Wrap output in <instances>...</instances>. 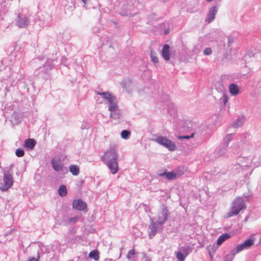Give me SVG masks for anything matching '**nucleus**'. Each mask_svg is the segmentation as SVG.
<instances>
[{
	"mask_svg": "<svg viewBox=\"0 0 261 261\" xmlns=\"http://www.w3.org/2000/svg\"><path fill=\"white\" fill-rule=\"evenodd\" d=\"M101 160L107 166L113 174L118 171V155L113 146H110L101 157Z\"/></svg>",
	"mask_w": 261,
	"mask_h": 261,
	"instance_id": "1",
	"label": "nucleus"
},
{
	"mask_svg": "<svg viewBox=\"0 0 261 261\" xmlns=\"http://www.w3.org/2000/svg\"><path fill=\"white\" fill-rule=\"evenodd\" d=\"M245 208V203L243 198H237L232 203L231 211L228 213V217H230L238 215L242 210Z\"/></svg>",
	"mask_w": 261,
	"mask_h": 261,
	"instance_id": "2",
	"label": "nucleus"
},
{
	"mask_svg": "<svg viewBox=\"0 0 261 261\" xmlns=\"http://www.w3.org/2000/svg\"><path fill=\"white\" fill-rule=\"evenodd\" d=\"M13 179L9 170L4 169L3 171V183L0 186L2 191H7L13 184Z\"/></svg>",
	"mask_w": 261,
	"mask_h": 261,
	"instance_id": "3",
	"label": "nucleus"
},
{
	"mask_svg": "<svg viewBox=\"0 0 261 261\" xmlns=\"http://www.w3.org/2000/svg\"><path fill=\"white\" fill-rule=\"evenodd\" d=\"M151 140L163 146L171 151H174L176 147L173 142L163 136H157L155 138L152 139Z\"/></svg>",
	"mask_w": 261,
	"mask_h": 261,
	"instance_id": "4",
	"label": "nucleus"
},
{
	"mask_svg": "<svg viewBox=\"0 0 261 261\" xmlns=\"http://www.w3.org/2000/svg\"><path fill=\"white\" fill-rule=\"evenodd\" d=\"M161 210L156 217L155 223L163 225L168 219L169 213L167 206L164 205H162Z\"/></svg>",
	"mask_w": 261,
	"mask_h": 261,
	"instance_id": "5",
	"label": "nucleus"
},
{
	"mask_svg": "<svg viewBox=\"0 0 261 261\" xmlns=\"http://www.w3.org/2000/svg\"><path fill=\"white\" fill-rule=\"evenodd\" d=\"M51 65L49 63H45L42 67H40L35 73L39 77L44 79L48 76L50 70L51 69Z\"/></svg>",
	"mask_w": 261,
	"mask_h": 261,
	"instance_id": "6",
	"label": "nucleus"
},
{
	"mask_svg": "<svg viewBox=\"0 0 261 261\" xmlns=\"http://www.w3.org/2000/svg\"><path fill=\"white\" fill-rule=\"evenodd\" d=\"M51 163L53 168L55 171L58 172H64L65 171L66 173L68 172L67 168L64 167V164L60 160L53 159Z\"/></svg>",
	"mask_w": 261,
	"mask_h": 261,
	"instance_id": "7",
	"label": "nucleus"
},
{
	"mask_svg": "<svg viewBox=\"0 0 261 261\" xmlns=\"http://www.w3.org/2000/svg\"><path fill=\"white\" fill-rule=\"evenodd\" d=\"M255 239H249L245 241L243 243L238 245V250L241 251L245 249L250 248L254 244Z\"/></svg>",
	"mask_w": 261,
	"mask_h": 261,
	"instance_id": "8",
	"label": "nucleus"
},
{
	"mask_svg": "<svg viewBox=\"0 0 261 261\" xmlns=\"http://www.w3.org/2000/svg\"><path fill=\"white\" fill-rule=\"evenodd\" d=\"M16 24L19 28H25L28 25V18L24 15L21 16L18 14L16 20Z\"/></svg>",
	"mask_w": 261,
	"mask_h": 261,
	"instance_id": "9",
	"label": "nucleus"
},
{
	"mask_svg": "<svg viewBox=\"0 0 261 261\" xmlns=\"http://www.w3.org/2000/svg\"><path fill=\"white\" fill-rule=\"evenodd\" d=\"M72 207L73 208L79 211H84L87 208L86 203L81 199L73 200L72 202Z\"/></svg>",
	"mask_w": 261,
	"mask_h": 261,
	"instance_id": "10",
	"label": "nucleus"
},
{
	"mask_svg": "<svg viewBox=\"0 0 261 261\" xmlns=\"http://www.w3.org/2000/svg\"><path fill=\"white\" fill-rule=\"evenodd\" d=\"M107 101L109 102V110L111 112L116 111L118 110L117 101L115 96L112 95Z\"/></svg>",
	"mask_w": 261,
	"mask_h": 261,
	"instance_id": "11",
	"label": "nucleus"
},
{
	"mask_svg": "<svg viewBox=\"0 0 261 261\" xmlns=\"http://www.w3.org/2000/svg\"><path fill=\"white\" fill-rule=\"evenodd\" d=\"M217 11H218V9L217 8V7H216V6L212 7L210 9V10L207 14V18L206 19V21L208 23L211 22L215 19V16L217 13Z\"/></svg>",
	"mask_w": 261,
	"mask_h": 261,
	"instance_id": "12",
	"label": "nucleus"
},
{
	"mask_svg": "<svg viewBox=\"0 0 261 261\" xmlns=\"http://www.w3.org/2000/svg\"><path fill=\"white\" fill-rule=\"evenodd\" d=\"M159 177H164L169 180H173L176 178V174L173 172H164L158 173Z\"/></svg>",
	"mask_w": 261,
	"mask_h": 261,
	"instance_id": "13",
	"label": "nucleus"
},
{
	"mask_svg": "<svg viewBox=\"0 0 261 261\" xmlns=\"http://www.w3.org/2000/svg\"><path fill=\"white\" fill-rule=\"evenodd\" d=\"M169 49L170 46L168 44H165L162 50V56L166 61H168L170 59Z\"/></svg>",
	"mask_w": 261,
	"mask_h": 261,
	"instance_id": "14",
	"label": "nucleus"
},
{
	"mask_svg": "<svg viewBox=\"0 0 261 261\" xmlns=\"http://www.w3.org/2000/svg\"><path fill=\"white\" fill-rule=\"evenodd\" d=\"M227 147L221 144L215 150V154L216 156H220L224 155L227 151Z\"/></svg>",
	"mask_w": 261,
	"mask_h": 261,
	"instance_id": "15",
	"label": "nucleus"
},
{
	"mask_svg": "<svg viewBox=\"0 0 261 261\" xmlns=\"http://www.w3.org/2000/svg\"><path fill=\"white\" fill-rule=\"evenodd\" d=\"M157 224L154 222L151 219V224L149 226L150 231L149 232V237L150 239H152L156 234V227Z\"/></svg>",
	"mask_w": 261,
	"mask_h": 261,
	"instance_id": "16",
	"label": "nucleus"
},
{
	"mask_svg": "<svg viewBox=\"0 0 261 261\" xmlns=\"http://www.w3.org/2000/svg\"><path fill=\"white\" fill-rule=\"evenodd\" d=\"M245 117L244 116H242L239 117L237 119H236L232 123L231 126L233 128H238L240 127L243 123L245 121Z\"/></svg>",
	"mask_w": 261,
	"mask_h": 261,
	"instance_id": "17",
	"label": "nucleus"
},
{
	"mask_svg": "<svg viewBox=\"0 0 261 261\" xmlns=\"http://www.w3.org/2000/svg\"><path fill=\"white\" fill-rule=\"evenodd\" d=\"M229 91L232 95H237L239 93L238 87L235 84H230L229 86Z\"/></svg>",
	"mask_w": 261,
	"mask_h": 261,
	"instance_id": "18",
	"label": "nucleus"
},
{
	"mask_svg": "<svg viewBox=\"0 0 261 261\" xmlns=\"http://www.w3.org/2000/svg\"><path fill=\"white\" fill-rule=\"evenodd\" d=\"M36 145V141L33 139H27L24 141V146L26 148L32 149Z\"/></svg>",
	"mask_w": 261,
	"mask_h": 261,
	"instance_id": "19",
	"label": "nucleus"
},
{
	"mask_svg": "<svg viewBox=\"0 0 261 261\" xmlns=\"http://www.w3.org/2000/svg\"><path fill=\"white\" fill-rule=\"evenodd\" d=\"M80 218V217L79 216H75L68 219L65 218L63 220V222L65 225H68L69 224H74L77 222Z\"/></svg>",
	"mask_w": 261,
	"mask_h": 261,
	"instance_id": "20",
	"label": "nucleus"
},
{
	"mask_svg": "<svg viewBox=\"0 0 261 261\" xmlns=\"http://www.w3.org/2000/svg\"><path fill=\"white\" fill-rule=\"evenodd\" d=\"M69 170L74 176L78 175L80 173V168L75 165H71L69 167Z\"/></svg>",
	"mask_w": 261,
	"mask_h": 261,
	"instance_id": "21",
	"label": "nucleus"
},
{
	"mask_svg": "<svg viewBox=\"0 0 261 261\" xmlns=\"http://www.w3.org/2000/svg\"><path fill=\"white\" fill-rule=\"evenodd\" d=\"M232 140V134L226 135L223 138V143L222 144L224 145L225 147L228 146L230 142Z\"/></svg>",
	"mask_w": 261,
	"mask_h": 261,
	"instance_id": "22",
	"label": "nucleus"
},
{
	"mask_svg": "<svg viewBox=\"0 0 261 261\" xmlns=\"http://www.w3.org/2000/svg\"><path fill=\"white\" fill-rule=\"evenodd\" d=\"M230 237V235L228 233H224L221 235L217 239V244L220 245L223 243L226 239Z\"/></svg>",
	"mask_w": 261,
	"mask_h": 261,
	"instance_id": "23",
	"label": "nucleus"
},
{
	"mask_svg": "<svg viewBox=\"0 0 261 261\" xmlns=\"http://www.w3.org/2000/svg\"><path fill=\"white\" fill-rule=\"evenodd\" d=\"M67 188L65 185H61L58 189V194L61 197H64L67 195Z\"/></svg>",
	"mask_w": 261,
	"mask_h": 261,
	"instance_id": "24",
	"label": "nucleus"
},
{
	"mask_svg": "<svg viewBox=\"0 0 261 261\" xmlns=\"http://www.w3.org/2000/svg\"><path fill=\"white\" fill-rule=\"evenodd\" d=\"M181 252L187 256L192 251V248L189 246L181 247L180 248Z\"/></svg>",
	"mask_w": 261,
	"mask_h": 261,
	"instance_id": "25",
	"label": "nucleus"
},
{
	"mask_svg": "<svg viewBox=\"0 0 261 261\" xmlns=\"http://www.w3.org/2000/svg\"><path fill=\"white\" fill-rule=\"evenodd\" d=\"M89 256L90 258H93L95 260H98L99 258V253L97 251H92L89 254Z\"/></svg>",
	"mask_w": 261,
	"mask_h": 261,
	"instance_id": "26",
	"label": "nucleus"
},
{
	"mask_svg": "<svg viewBox=\"0 0 261 261\" xmlns=\"http://www.w3.org/2000/svg\"><path fill=\"white\" fill-rule=\"evenodd\" d=\"M96 94L100 95L104 99L108 100L112 95L109 92H97Z\"/></svg>",
	"mask_w": 261,
	"mask_h": 261,
	"instance_id": "27",
	"label": "nucleus"
},
{
	"mask_svg": "<svg viewBox=\"0 0 261 261\" xmlns=\"http://www.w3.org/2000/svg\"><path fill=\"white\" fill-rule=\"evenodd\" d=\"M150 58L152 62L154 63H158L159 60L158 57L156 56V54L153 50H151L150 51Z\"/></svg>",
	"mask_w": 261,
	"mask_h": 261,
	"instance_id": "28",
	"label": "nucleus"
},
{
	"mask_svg": "<svg viewBox=\"0 0 261 261\" xmlns=\"http://www.w3.org/2000/svg\"><path fill=\"white\" fill-rule=\"evenodd\" d=\"M130 132L128 130H123L121 133V137L124 139L127 140L129 138Z\"/></svg>",
	"mask_w": 261,
	"mask_h": 261,
	"instance_id": "29",
	"label": "nucleus"
},
{
	"mask_svg": "<svg viewBox=\"0 0 261 261\" xmlns=\"http://www.w3.org/2000/svg\"><path fill=\"white\" fill-rule=\"evenodd\" d=\"M11 58L15 57L16 60H19L21 58L22 54L19 51L14 50L11 53Z\"/></svg>",
	"mask_w": 261,
	"mask_h": 261,
	"instance_id": "30",
	"label": "nucleus"
},
{
	"mask_svg": "<svg viewBox=\"0 0 261 261\" xmlns=\"http://www.w3.org/2000/svg\"><path fill=\"white\" fill-rule=\"evenodd\" d=\"M176 257L178 261H184L186 256L181 251H178L176 252Z\"/></svg>",
	"mask_w": 261,
	"mask_h": 261,
	"instance_id": "31",
	"label": "nucleus"
},
{
	"mask_svg": "<svg viewBox=\"0 0 261 261\" xmlns=\"http://www.w3.org/2000/svg\"><path fill=\"white\" fill-rule=\"evenodd\" d=\"M240 251L238 250V248L237 246H236V249H233L231 251L230 253L228 254V255L231 257L233 259L234 257L236 254L239 252H240Z\"/></svg>",
	"mask_w": 261,
	"mask_h": 261,
	"instance_id": "32",
	"label": "nucleus"
},
{
	"mask_svg": "<svg viewBox=\"0 0 261 261\" xmlns=\"http://www.w3.org/2000/svg\"><path fill=\"white\" fill-rule=\"evenodd\" d=\"M15 154L18 157H22L24 154V151L22 149L18 148L16 149Z\"/></svg>",
	"mask_w": 261,
	"mask_h": 261,
	"instance_id": "33",
	"label": "nucleus"
},
{
	"mask_svg": "<svg viewBox=\"0 0 261 261\" xmlns=\"http://www.w3.org/2000/svg\"><path fill=\"white\" fill-rule=\"evenodd\" d=\"M228 98L225 94H223L222 97L220 98V102L223 103L224 105L226 104L228 102Z\"/></svg>",
	"mask_w": 261,
	"mask_h": 261,
	"instance_id": "34",
	"label": "nucleus"
},
{
	"mask_svg": "<svg viewBox=\"0 0 261 261\" xmlns=\"http://www.w3.org/2000/svg\"><path fill=\"white\" fill-rule=\"evenodd\" d=\"M195 135V133H192L190 136H187V135H185V136H179L178 137V138L179 140H182L183 139H189L191 138H193L194 137V136Z\"/></svg>",
	"mask_w": 261,
	"mask_h": 261,
	"instance_id": "35",
	"label": "nucleus"
},
{
	"mask_svg": "<svg viewBox=\"0 0 261 261\" xmlns=\"http://www.w3.org/2000/svg\"><path fill=\"white\" fill-rule=\"evenodd\" d=\"M136 253L135 249L130 250L128 251V254L126 255V258L129 260L131 259V256L135 255Z\"/></svg>",
	"mask_w": 261,
	"mask_h": 261,
	"instance_id": "36",
	"label": "nucleus"
},
{
	"mask_svg": "<svg viewBox=\"0 0 261 261\" xmlns=\"http://www.w3.org/2000/svg\"><path fill=\"white\" fill-rule=\"evenodd\" d=\"M212 53V50L211 48L206 47L203 50V54L206 56H208L211 55Z\"/></svg>",
	"mask_w": 261,
	"mask_h": 261,
	"instance_id": "37",
	"label": "nucleus"
},
{
	"mask_svg": "<svg viewBox=\"0 0 261 261\" xmlns=\"http://www.w3.org/2000/svg\"><path fill=\"white\" fill-rule=\"evenodd\" d=\"M111 117L114 119L119 118V114L116 111L111 112Z\"/></svg>",
	"mask_w": 261,
	"mask_h": 261,
	"instance_id": "38",
	"label": "nucleus"
},
{
	"mask_svg": "<svg viewBox=\"0 0 261 261\" xmlns=\"http://www.w3.org/2000/svg\"><path fill=\"white\" fill-rule=\"evenodd\" d=\"M249 134L248 133H244L240 135V139L243 141H245L246 139L249 137Z\"/></svg>",
	"mask_w": 261,
	"mask_h": 261,
	"instance_id": "39",
	"label": "nucleus"
},
{
	"mask_svg": "<svg viewBox=\"0 0 261 261\" xmlns=\"http://www.w3.org/2000/svg\"><path fill=\"white\" fill-rule=\"evenodd\" d=\"M233 38L231 37H228V42H227L228 46H229L230 45V44L233 43Z\"/></svg>",
	"mask_w": 261,
	"mask_h": 261,
	"instance_id": "40",
	"label": "nucleus"
},
{
	"mask_svg": "<svg viewBox=\"0 0 261 261\" xmlns=\"http://www.w3.org/2000/svg\"><path fill=\"white\" fill-rule=\"evenodd\" d=\"M232 260L233 258L227 254L225 256L224 261H232Z\"/></svg>",
	"mask_w": 261,
	"mask_h": 261,
	"instance_id": "41",
	"label": "nucleus"
},
{
	"mask_svg": "<svg viewBox=\"0 0 261 261\" xmlns=\"http://www.w3.org/2000/svg\"><path fill=\"white\" fill-rule=\"evenodd\" d=\"M39 258V254H38L37 258H36L35 257H33L30 258L28 260V261H38Z\"/></svg>",
	"mask_w": 261,
	"mask_h": 261,
	"instance_id": "42",
	"label": "nucleus"
},
{
	"mask_svg": "<svg viewBox=\"0 0 261 261\" xmlns=\"http://www.w3.org/2000/svg\"><path fill=\"white\" fill-rule=\"evenodd\" d=\"M9 88L7 86L5 87V90H4V91H5V95H6V93L7 92H9Z\"/></svg>",
	"mask_w": 261,
	"mask_h": 261,
	"instance_id": "43",
	"label": "nucleus"
},
{
	"mask_svg": "<svg viewBox=\"0 0 261 261\" xmlns=\"http://www.w3.org/2000/svg\"><path fill=\"white\" fill-rule=\"evenodd\" d=\"M9 76H10V74H8L6 76H5L3 77V79L4 80L7 79L8 77H9Z\"/></svg>",
	"mask_w": 261,
	"mask_h": 261,
	"instance_id": "44",
	"label": "nucleus"
},
{
	"mask_svg": "<svg viewBox=\"0 0 261 261\" xmlns=\"http://www.w3.org/2000/svg\"><path fill=\"white\" fill-rule=\"evenodd\" d=\"M82 2H83V3L85 4V5H86V3H87V0H82Z\"/></svg>",
	"mask_w": 261,
	"mask_h": 261,
	"instance_id": "45",
	"label": "nucleus"
},
{
	"mask_svg": "<svg viewBox=\"0 0 261 261\" xmlns=\"http://www.w3.org/2000/svg\"><path fill=\"white\" fill-rule=\"evenodd\" d=\"M256 56L261 57V52L258 53Z\"/></svg>",
	"mask_w": 261,
	"mask_h": 261,
	"instance_id": "46",
	"label": "nucleus"
},
{
	"mask_svg": "<svg viewBox=\"0 0 261 261\" xmlns=\"http://www.w3.org/2000/svg\"><path fill=\"white\" fill-rule=\"evenodd\" d=\"M258 244H259V245H261V238L259 240Z\"/></svg>",
	"mask_w": 261,
	"mask_h": 261,
	"instance_id": "47",
	"label": "nucleus"
},
{
	"mask_svg": "<svg viewBox=\"0 0 261 261\" xmlns=\"http://www.w3.org/2000/svg\"><path fill=\"white\" fill-rule=\"evenodd\" d=\"M168 33V31L166 30V31H165V34H167Z\"/></svg>",
	"mask_w": 261,
	"mask_h": 261,
	"instance_id": "48",
	"label": "nucleus"
},
{
	"mask_svg": "<svg viewBox=\"0 0 261 261\" xmlns=\"http://www.w3.org/2000/svg\"><path fill=\"white\" fill-rule=\"evenodd\" d=\"M5 70H8V72H9V70H10V69H9V68H8H8H5Z\"/></svg>",
	"mask_w": 261,
	"mask_h": 261,
	"instance_id": "49",
	"label": "nucleus"
},
{
	"mask_svg": "<svg viewBox=\"0 0 261 261\" xmlns=\"http://www.w3.org/2000/svg\"><path fill=\"white\" fill-rule=\"evenodd\" d=\"M0 74H3V70H0Z\"/></svg>",
	"mask_w": 261,
	"mask_h": 261,
	"instance_id": "50",
	"label": "nucleus"
},
{
	"mask_svg": "<svg viewBox=\"0 0 261 261\" xmlns=\"http://www.w3.org/2000/svg\"><path fill=\"white\" fill-rule=\"evenodd\" d=\"M13 165H11L10 166V169H11L12 168Z\"/></svg>",
	"mask_w": 261,
	"mask_h": 261,
	"instance_id": "51",
	"label": "nucleus"
},
{
	"mask_svg": "<svg viewBox=\"0 0 261 261\" xmlns=\"http://www.w3.org/2000/svg\"><path fill=\"white\" fill-rule=\"evenodd\" d=\"M248 217H247L245 219V221H247V219H248Z\"/></svg>",
	"mask_w": 261,
	"mask_h": 261,
	"instance_id": "52",
	"label": "nucleus"
}]
</instances>
